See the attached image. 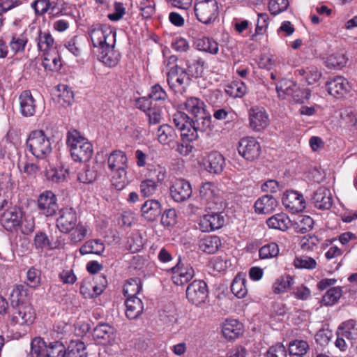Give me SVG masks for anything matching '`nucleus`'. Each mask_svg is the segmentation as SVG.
Segmentation results:
<instances>
[{
	"mask_svg": "<svg viewBox=\"0 0 357 357\" xmlns=\"http://www.w3.org/2000/svg\"><path fill=\"white\" fill-rule=\"evenodd\" d=\"M116 34L115 31L100 26L91 30L93 54L108 67L116 66L120 61V54L114 50Z\"/></svg>",
	"mask_w": 357,
	"mask_h": 357,
	"instance_id": "nucleus-1",
	"label": "nucleus"
},
{
	"mask_svg": "<svg viewBox=\"0 0 357 357\" xmlns=\"http://www.w3.org/2000/svg\"><path fill=\"white\" fill-rule=\"evenodd\" d=\"M29 151L37 158L47 157L52 151L51 139L42 130L32 131L27 139Z\"/></svg>",
	"mask_w": 357,
	"mask_h": 357,
	"instance_id": "nucleus-2",
	"label": "nucleus"
},
{
	"mask_svg": "<svg viewBox=\"0 0 357 357\" xmlns=\"http://www.w3.org/2000/svg\"><path fill=\"white\" fill-rule=\"evenodd\" d=\"M197 19L204 23L210 24L215 20L219 15V8L216 0H197L195 5Z\"/></svg>",
	"mask_w": 357,
	"mask_h": 357,
	"instance_id": "nucleus-3",
	"label": "nucleus"
},
{
	"mask_svg": "<svg viewBox=\"0 0 357 357\" xmlns=\"http://www.w3.org/2000/svg\"><path fill=\"white\" fill-rule=\"evenodd\" d=\"M167 83L175 92L183 93L190 83V78L186 70L180 66H174L167 72Z\"/></svg>",
	"mask_w": 357,
	"mask_h": 357,
	"instance_id": "nucleus-4",
	"label": "nucleus"
},
{
	"mask_svg": "<svg viewBox=\"0 0 357 357\" xmlns=\"http://www.w3.org/2000/svg\"><path fill=\"white\" fill-rule=\"evenodd\" d=\"M208 296L206 282L201 280L192 282L187 287L186 297L190 303L195 305L204 303Z\"/></svg>",
	"mask_w": 357,
	"mask_h": 357,
	"instance_id": "nucleus-5",
	"label": "nucleus"
},
{
	"mask_svg": "<svg viewBox=\"0 0 357 357\" xmlns=\"http://www.w3.org/2000/svg\"><path fill=\"white\" fill-rule=\"evenodd\" d=\"M238 151L245 160L253 161L259 158L261 153V146L255 138L246 137L239 141Z\"/></svg>",
	"mask_w": 357,
	"mask_h": 357,
	"instance_id": "nucleus-6",
	"label": "nucleus"
},
{
	"mask_svg": "<svg viewBox=\"0 0 357 357\" xmlns=\"http://www.w3.org/2000/svg\"><path fill=\"white\" fill-rule=\"evenodd\" d=\"M169 190L172 198L176 202L188 200L192 192L190 183L184 178H176L173 181Z\"/></svg>",
	"mask_w": 357,
	"mask_h": 357,
	"instance_id": "nucleus-7",
	"label": "nucleus"
},
{
	"mask_svg": "<svg viewBox=\"0 0 357 357\" xmlns=\"http://www.w3.org/2000/svg\"><path fill=\"white\" fill-rule=\"evenodd\" d=\"M38 206L45 216L54 215L59 208L55 195L50 190L41 193L38 199Z\"/></svg>",
	"mask_w": 357,
	"mask_h": 357,
	"instance_id": "nucleus-8",
	"label": "nucleus"
},
{
	"mask_svg": "<svg viewBox=\"0 0 357 357\" xmlns=\"http://www.w3.org/2000/svg\"><path fill=\"white\" fill-rule=\"evenodd\" d=\"M172 273V280L176 285H182L190 281L195 275L193 268L189 265L179 261L169 270Z\"/></svg>",
	"mask_w": 357,
	"mask_h": 357,
	"instance_id": "nucleus-9",
	"label": "nucleus"
},
{
	"mask_svg": "<svg viewBox=\"0 0 357 357\" xmlns=\"http://www.w3.org/2000/svg\"><path fill=\"white\" fill-rule=\"evenodd\" d=\"M282 201L284 206L292 213L301 212L305 208V202L303 195L296 191H287Z\"/></svg>",
	"mask_w": 357,
	"mask_h": 357,
	"instance_id": "nucleus-10",
	"label": "nucleus"
},
{
	"mask_svg": "<svg viewBox=\"0 0 357 357\" xmlns=\"http://www.w3.org/2000/svg\"><path fill=\"white\" fill-rule=\"evenodd\" d=\"M211 116L206 112L204 115H198L192 119V126L190 134H188V141L196 140L199 137V133H204L210 130Z\"/></svg>",
	"mask_w": 357,
	"mask_h": 357,
	"instance_id": "nucleus-11",
	"label": "nucleus"
},
{
	"mask_svg": "<svg viewBox=\"0 0 357 357\" xmlns=\"http://www.w3.org/2000/svg\"><path fill=\"white\" fill-rule=\"evenodd\" d=\"M35 312L33 307L29 304L18 305L15 309L12 317L11 322L14 324H31L35 319Z\"/></svg>",
	"mask_w": 357,
	"mask_h": 357,
	"instance_id": "nucleus-12",
	"label": "nucleus"
},
{
	"mask_svg": "<svg viewBox=\"0 0 357 357\" xmlns=\"http://www.w3.org/2000/svg\"><path fill=\"white\" fill-rule=\"evenodd\" d=\"M77 224V214L72 208H65L59 211L56 227L63 233L70 232Z\"/></svg>",
	"mask_w": 357,
	"mask_h": 357,
	"instance_id": "nucleus-13",
	"label": "nucleus"
},
{
	"mask_svg": "<svg viewBox=\"0 0 357 357\" xmlns=\"http://www.w3.org/2000/svg\"><path fill=\"white\" fill-rule=\"evenodd\" d=\"M250 128L255 131L264 130L269 123L268 115L263 107H254L249 111Z\"/></svg>",
	"mask_w": 357,
	"mask_h": 357,
	"instance_id": "nucleus-14",
	"label": "nucleus"
},
{
	"mask_svg": "<svg viewBox=\"0 0 357 357\" xmlns=\"http://www.w3.org/2000/svg\"><path fill=\"white\" fill-rule=\"evenodd\" d=\"M20 111L25 117H31L36 114L37 102L29 90L24 91L19 96Z\"/></svg>",
	"mask_w": 357,
	"mask_h": 357,
	"instance_id": "nucleus-15",
	"label": "nucleus"
},
{
	"mask_svg": "<svg viewBox=\"0 0 357 357\" xmlns=\"http://www.w3.org/2000/svg\"><path fill=\"white\" fill-rule=\"evenodd\" d=\"M225 223L222 215L217 213H211L204 215L199 220L200 230L204 232H210L221 228Z\"/></svg>",
	"mask_w": 357,
	"mask_h": 357,
	"instance_id": "nucleus-16",
	"label": "nucleus"
},
{
	"mask_svg": "<svg viewBox=\"0 0 357 357\" xmlns=\"http://www.w3.org/2000/svg\"><path fill=\"white\" fill-rule=\"evenodd\" d=\"M326 89L331 96L339 98L344 96L350 89L347 79L342 76H337L326 84Z\"/></svg>",
	"mask_w": 357,
	"mask_h": 357,
	"instance_id": "nucleus-17",
	"label": "nucleus"
},
{
	"mask_svg": "<svg viewBox=\"0 0 357 357\" xmlns=\"http://www.w3.org/2000/svg\"><path fill=\"white\" fill-rule=\"evenodd\" d=\"M156 137L161 144L172 148L175 146L178 138L174 129L168 124H162L158 128Z\"/></svg>",
	"mask_w": 357,
	"mask_h": 357,
	"instance_id": "nucleus-18",
	"label": "nucleus"
},
{
	"mask_svg": "<svg viewBox=\"0 0 357 357\" xmlns=\"http://www.w3.org/2000/svg\"><path fill=\"white\" fill-rule=\"evenodd\" d=\"M312 200L314 206L319 209L328 210L333 204L331 191L326 188H319L314 192Z\"/></svg>",
	"mask_w": 357,
	"mask_h": 357,
	"instance_id": "nucleus-19",
	"label": "nucleus"
},
{
	"mask_svg": "<svg viewBox=\"0 0 357 357\" xmlns=\"http://www.w3.org/2000/svg\"><path fill=\"white\" fill-rule=\"evenodd\" d=\"M92 336L96 344H106L114 339V328L107 324H100L93 329Z\"/></svg>",
	"mask_w": 357,
	"mask_h": 357,
	"instance_id": "nucleus-20",
	"label": "nucleus"
},
{
	"mask_svg": "<svg viewBox=\"0 0 357 357\" xmlns=\"http://www.w3.org/2000/svg\"><path fill=\"white\" fill-rule=\"evenodd\" d=\"M173 122L178 130L181 131V135L183 139L188 141V134H190L192 126V120L183 112H176L173 115Z\"/></svg>",
	"mask_w": 357,
	"mask_h": 357,
	"instance_id": "nucleus-21",
	"label": "nucleus"
},
{
	"mask_svg": "<svg viewBox=\"0 0 357 357\" xmlns=\"http://www.w3.org/2000/svg\"><path fill=\"white\" fill-rule=\"evenodd\" d=\"M142 215L148 221L155 220L161 213L160 204L155 199L146 201L141 208Z\"/></svg>",
	"mask_w": 357,
	"mask_h": 357,
	"instance_id": "nucleus-22",
	"label": "nucleus"
},
{
	"mask_svg": "<svg viewBox=\"0 0 357 357\" xmlns=\"http://www.w3.org/2000/svg\"><path fill=\"white\" fill-rule=\"evenodd\" d=\"M278 205V201L273 196L264 195L255 202V208L257 213L268 214L273 212Z\"/></svg>",
	"mask_w": 357,
	"mask_h": 357,
	"instance_id": "nucleus-23",
	"label": "nucleus"
},
{
	"mask_svg": "<svg viewBox=\"0 0 357 357\" xmlns=\"http://www.w3.org/2000/svg\"><path fill=\"white\" fill-rule=\"evenodd\" d=\"M107 164L112 171L126 169L128 167V158L123 151L116 150L108 157Z\"/></svg>",
	"mask_w": 357,
	"mask_h": 357,
	"instance_id": "nucleus-24",
	"label": "nucleus"
},
{
	"mask_svg": "<svg viewBox=\"0 0 357 357\" xmlns=\"http://www.w3.org/2000/svg\"><path fill=\"white\" fill-rule=\"evenodd\" d=\"M125 305L126 307V315L130 319H137L144 310L143 303L137 297L127 298Z\"/></svg>",
	"mask_w": 357,
	"mask_h": 357,
	"instance_id": "nucleus-25",
	"label": "nucleus"
},
{
	"mask_svg": "<svg viewBox=\"0 0 357 357\" xmlns=\"http://www.w3.org/2000/svg\"><path fill=\"white\" fill-rule=\"evenodd\" d=\"M242 326L236 319L227 320L222 326V335L228 340L237 338L242 333Z\"/></svg>",
	"mask_w": 357,
	"mask_h": 357,
	"instance_id": "nucleus-26",
	"label": "nucleus"
},
{
	"mask_svg": "<svg viewBox=\"0 0 357 357\" xmlns=\"http://www.w3.org/2000/svg\"><path fill=\"white\" fill-rule=\"evenodd\" d=\"M337 335L344 337L348 340H356L357 321L351 319L342 322L337 328Z\"/></svg>",
	"mask_w": 357,
	"mask_h": 357,
	"instance_id": "nucleus-27",
	"label": "nucleus"
},
{
	"mask_svg": "<svg viewBox=\"0 0 357 357\" xmlns=\"http://www.w3.org/2000/svg\"><path fill=\"white\" fill-rule=\"evenodd\" d=\"M56 102L60 106L66 107L70 106L74 100L73 91L66 84H59L57 86V95Z\"/></svg>",
	"mask_w": 357,
	"mask_h": 357,
	"instance_id": "nucleus-28",
	"label": "nucleus"
},
{
	"mask_svg": "<svg viewBox=\"0 0 357 357\" xmlns=\"http://www.w3.org/2000/svg\"><path fill=\"white\" fill-rule=\"evenodd\" d=\"M266 224L271 229L285 231L289 227L291 220L285 213H281L269 218Z\"/></svg>",
	"mask_w": 357,
	"mask_h": 357,
	"instance_id": "nucleus-29",
	"label": "nucleus"
},
{
	"mask_svg": "<svg viewBox=\"0 0 357 357\" xmlns=\"http://www.w3.org/2000/svg\"><path fill=\"white\" fill-rule=\"evenodd\" d=\"M220 245V239L216 236H208L201 239L199 242V250L207 254L215 253Z\"/></svg>",
	"mask_w": 357,
	"mask_h": 357,
	"instance_id": "nucleus-30",
	"label": "nucleus"
},
{
	"mask_svg": "<svg viewBox=\"0 0 357 357\" xmlns=\"http://www.w3.org/2000/svg\"><path fill=\"white\" fill-rule=\"evenodd\" d=\"M46 70L59 71L61 68L60 56L56 51L44 53L42 63Z\"/></svg>",
	"mask_w": 357,
	"mask_h": 357,
	"instance_id": "nucleus-31",
	"label": "nucleus"
},
{
	"mask_svg": "<svg viewBox=\"0 0 357 357\" xmlns=\"http://www.w3.org/2000/svg\"><path fill=\"white\" fill-rule=\"evenodd\" d=\"M184 109L191 114L193 117L198 115H204L205 110V105L202 100L197 98L190 97L184 102Z\"/></svg>",
	"mask_w": 357,
	"mask_h": 357,
	"instance_id": "nucleus-32",
	"label": "nucleus"
},
{
	"mask_svg": "<svg viewBox=\"0 0 357 357\" xmlns=\"http://www.w3.org/2000/svg\"><path fill=\"white\" fill-rule=\"evenodd\" d=\"M218 192V188L211 182L203 183L199 188V197L206 202H215Z\"/></svg>",
	"mask_w": 357,
	"mask_h": 357,
	"instance_id": "nucleus-33",
	"label": "nucleus"
},
{
	"mask_svg": "<svg viewBox=\"0 0 357 357\" xmlns=\"http://www.w3.org/2000/svg\"><path fill=\"white\" fill-rule=\"evenodd\" d=\"M297 86L298 85L290 79H282L276 85V91L278 97L280 99H285L287 98L290 99L294 90L296 89Z\"/></svg>",
	"mask_w": 357,
	"mask_h": 357,
	"instance_id": "nucleus-34",
	"label": "nucleus"
},
{
	"mask_svg": "<svg viewBox=\"0 0 357 357\" xmlns=\"http://www.w3.org/2000/svg\"><path fill=\"white\" fill-rule=\"evenodd\" d=\"M207 168L211 173L218 174L223 169L225 165L224 157L218 152H211L208 156Z\"/></svg>",
	"mask_w": 357,
	"mask_h": 357,
	"instance_id": "nucleus-35",
	"label": "nucleus"
},
{
	"mask_svg": "<svg viewBox=\"0 0 357 357\" xmlns=\"http://www.w3.org/2000/svg\"><path fill=\"white\" fill-rule=\"evenodd\" d=\"M29 39L27 33L24 31L20 34L13 35L9 43V46L14 54L22 53L24 51Z\"/></svg>",
	"mask_w": 357,
	"mask_h": 357,
	"instance_id": "nucleus-36",
	"label": "nucleus"
},
{
	"mask_svg": "<svg viewBox=\"0 0 357 357\" xmlns=\"http://www.w3.org/2000/svg\"><path fill=\"white\" fill-rule=\"evenodd\" d=\"M68 170L66 169H57L50 166L45 170L46 179L52 183H60L66 181Z\"/></svg>",
	"mask_w": 357,
	"mask_h": 357,
	"instance_id": "nucleus-37",
	"label": "nucleus"
},
{
	"mask_svg": "<svg viewBox=\"0 0 357 357\" xmlns=\"http://www.w3.org/2000/svg\"><path fill=\"white\" fill-rule=\"evenodd\" d=\"M309 349L308 342L302 340H295L290 342L288 347L289 355L296 357H303Z\"/></svg>",
	"mask_w": 357,
	"mask_h": 357,
	"instance_id": "nucleus-38",
	"label": "nucleus"
},
{
	"mask_svg": "<svg viewBox=\"0 0 357 357\" xmlns=\"http://www.w3.org/2000/svg\"><path fill=\"white\" fill-rule=\"evenodd\" d=\"M38 49L44 53L50 52L54 46V40L50 33L46 31H38L36 38Z\"/></svg>",
	"mask_w": 357,
	"mask_h": 357,
	"instance_id": "nucleus-39",
	"label": "nucleus"
},
{
	"mask_svg": "<svg viewBox=\"0 0 357 357\" xmlns=\"http://www.w3.org/2000/svg\"><path fill=\"white\" fill-rule=\"evenodd\" d=\"M246 279L245 275L238 274L234 279L231 285V292L238 298H242L245 297L248 293L245 286Z\"/></svg>",
	"mask_w": 357,
	"mask_h": 357,
	"instance_id": "nucleus-40",
	"label": "nucleus"
},
{
	"mask_svg": "<svg viewBox=\"0 0 357 357\" xmlns=\"http://www.w3.org/2000/svg\"><path fill=\"white\" fill-rule=\"evenodd\" d=\"M86 347L82 342L71 341L66 350H64L65 357H86Z\"/></svg>",
	"mask_w": 357,
	"mask_h": 357,
	"instance_id": "nucleus-41",
	"label": "nucleus"
},
{
	"mask_svg": "<svg viewBox=\"0 0 357 357\" xmlns=\"http://www.w3.org/2000/svg\"><path fill=\"white\" fill-rule=\"evenodd\" d=\"M89 141L86 138L84 137L81 133L77 130H69L67 133L66 144L70 149L82 146L88 144Z\"/></svg>",
	"mask_w": 357,
	"mask_h": 357,
	"instance_id": "nucleus-42",
	"label": "nucleus"
},
{
	"mask_svg": "<svg viewBox=\"0 0 357 357\" xmlns=\"http://www.w3.org/2000/svg\"><path fill=\"white\" fill-rule=\"evenodd\" d=\"M197 47L204 52H208L212 54H217L218 53L219 47L218 43L207 37L199 38L195 42Z\"/></svg>",
	"mask_w": 357,
	"mask_h": 357,
	"instance_id": "nucleus-43",
	"label": "nucleus"
},
{
	"mask_svg": "<svg viewBox=\"0 0 357 357\" xmlns=\"http://www.w3.org/2000/svg\"><path fill=\"white\" fill-rule=\"evenodd\" d=\"M225 92L232 98H241L246 93L247 87L243 82L236 80L227 85Z\"/></svg>",
	"mask_w": 357,
	"mask_h": 357,
	"instance_id": "nucleus-44",
	"label": "nucleus"
},
{
	"mask_svg": "<svg viewBox=\"0 0 357 357\" xmlns=\"http://www.w3.org/2000/svg\"><path fill=\"white\" fill-rule=\"evenodd\" d=\"M142 289L141 280L138 278L128 280L123 287V294L127 298L136 297Z\"/></svg>",
	"mask_w": 357,
	"mask_h": 357,
	"instance_id": "nucleus-45",
	"label": "nucleus"
},
{
	"mask_svg": "<svg viewBox=\"0 0 357 357\" xmlns=\"http://www.w3.org/2000/svg\"><path fill=\"white\" fill-rule=\"evenodd\" d=\"M294 284V279L290 275L282 276L273 284V291L279 294L286 292Z\"/></svg>",
	"mask_w": 357,
	"mask_h": 357,
	"instance_id": "nucleus-46",
	"label": "nucleus"
},
{
	"mask_svg": "<svg viewBox=\"0 0 357 357\" xmlns=\"http://www.w3.org/2000/svg\"><path fill=\"white\" fill-rule=\"evenodd\" d=\"M347 60L348 59L344 53L337 52L330 54L326 58L325 63L326 66L328 68H342L346 65Z\"/></svg>",
	"mask_w": 357,
	"mask_h": 357,
	"instance_id": "nucleus-47",
	"label": "nucleus"
},
{
	"mask_svg": "<svg viewBox=\"0 0 357 357\" xmlns=\"http://www.w3.org/2000/svg\"><path fill=\"white\" fill-rule=\"evenodd\" d=\"M298 73L301 76H305L306 81L309 84H313L317 82L321 73L315 66H310L306 68H301L297 70Z\"/></svg>",
	"mask_w": 357,
	"mask_h": 357,
	"instance_id": "nucleus-48",
	"label": "nucleus"
},
{
	"mask_svg": "<svg viewBox=\"0 0 357 357\" xmlns=\"http://www.w3.org/2000/svg\"><path fill=\"white\" fill-rule=\"evenodd\" d=\"M70 153L75 161L86 164L89 161V142L84 146L73 148Z\"/></svg>",
	"mask_w": 357,
	"mask_h": 357,
	"instance_id": "nucleus-49",
	"label": "nucleus"
},
{
	"mask_svg": "<svg viewBox=\"0 0 357 357\" xmlns=\"http://www.w3.org/2000/svg\"><path fill=\"white\" fill-rule=\"evenodd\" d=\"M111 181L117 190H123L129 183L126 170L114 171Z\"/></svg>",
	"mask_w": 357,
	"mask_h": 357,
	"instance_id": "nucleus-50",
	"label": "nucleus"
},
{
	"mask_svg": "<svg viewBox=\"0 0 357 357\" xmlns=\"http://www.w3.org/2000/svg\"><path fill=\"white\" fill-rule=\"evenodd\" d=\"M342 294L340 287H332L326 292L322 298V302L325 305H333L341 298Z\"/></svg>",
	"mask_w": 357,
	"mask_h": 357,
	"instance_id": "nucleus-51",
	"label": "nucleus"
},
{
	"mask_svg": "<svg viewBox=\"0 0 357 357\" xmlns=\"http://www.w3.org/2000/svg\"><path fill=\"white\" fill-rule=\"evenodd\" d=\"M26 284L31 288H36L40 286L41 282L40 270L31 267L26 272Z\"/></svg>",
	"mask_w": 357,
	"mask_h": 357,
	"instance_id": "nucleus-52",
	"label": "nucleus"
},
{
	"mask_svg": "<svg viewBox=\"0 0 357 357\" xmlns=\"http://www.w3.org/2000/svg\"><path fill=\"white\" fill-rule=\"evenodd\" d=\"M65 46L76 56H80L86 47V45L82 43V38L77 36L71 38Z\"/></svg>",
	"mask_w": 357,
	"mask_h": 357,
	"instance_id": "nucleus-53",
	"label": "nucleus"
},
{
	"mask_svg": "<svg viewBox=\"0 0 357 357\" xmlns=\"http://www.w3.org/2000/svg\"><path fill=\"white\" fill-rule=\"evenodd\" d=\"M259 257L263 259L277 257L279 254V247L275 243H270L262 246L259 251Z\"/></svg>",
	"mask_w": 357,
	"mask_h": 357,
	"instance_id": "nucleus-54",
	"label": "nucleus"
},
{
	"mask_svg": "<svg viewBox=\"0 0 357 357\" xmlns=\"http://www.w3.org/2000/svg\"><path fill=\"white\" fill-rule=\"evenodd\" d=\"M158 185L153 178H146L140 183V192L144 197L153 195L158 190Z\"/></svg>",
	"mask_w": 357,
	"mask_h": 357,
	"instance_id": "nucleus-55",
	"label": "nucleus"
},
{
	"mask_svg": "<svg viewBox=\"0 0 357 357\" xmlns=\"http://www.w3.org/2000/svg\"><path fill=\"white\" fill-rule=\"evenodd\" d=\"M2 222L6 229L11 230L19 225L20 220L17 213L13 211L5 212L2 217Z\"/></svg>",
	"mask_w": 357,
	"mask_h": 357,
	"instance_id": "nucleus-56",
	"label": "nucleus"
},
{
	"mask_svg": "<svg viewBox=\"0 0 357 357\" xmlns=\"http://www.w3.org/2000/svg\"><path fill=\"white\" fill-rule=\"evenodd\" d=\"M149 178H153L158 185L162 184L166 178L167 171L164 167L157 165L153 169H149Z\"/></svg>",
	"mask_w": 357,
	"mask_h": 357,
	"instance_id": "nucleus-57",
	"label": "nucleus"
},
{
	"mask_svg": "<svg viewBox=\"0 0 357 357\" xmlns=\"http://www.w3.org/2000/svg\"><path fill=\"white\" fill-rule=\"evenodd\" d=\"M211 264L215 271L221 272L229 268L231 266V262L227 256L225 255L213 257L211 261Z\"/></svg>",
	"mask_w": 357,
	"mask_h": 357,
	"instance_id": "nucleus-58",
	"label": "nucleus"
},
{
	"mask_svg": "<svg viewBox=\"0 0 357 357\" xmlns=\"http://www.w3.org/2000/svg\"><path fill=\"white\" fill-rule=\"evenodd\" d=\"M294 264L297 268L314 269L317 266V262L310 257L301 256L294 259Z\"/></svg>",
	"mask_w": 357,
	"mask_h": 357,
	"instance_id": "nucleus-59",
	"label": "nucleus"
},
{
	"mask_svg": "<svg viewBox=\"0 0 357 357\" xmlns=\"http://www.w3.org/2000/svg\"><path fill=\"white\" fill-rule=\"evenodd\" d=\"M128 249L132 252L139 251L144 245V241L140 234L138 233H132L128 239Z\"/></svg>",
	"mask_w": 357,
	"mask_h": 357,
	"instance_id": "nucleus-60",
	"label": "nucleus"
},
{
	"mask_svg": "<svg viewBox=\"0 0 357 357\" xmlns=\"http://www.w3.org/2000/svg\"><path fill=\"white\" fill-rule=\"evenodd\" d=\"M289 5L288 0H270L268 9L271 13L276 15L285 10Z\"/></svg>",
	"mask_w": 357,
	"mask_h": 357,
	"instance_id": "nucleus-61",
	"label": "nucleus"
},
{
	"mask_svg": "<svg viewBox=\"0 0 357 357\" xmlns=\"http://www.w3.org/2000/svg\"><path fill=\"white\" fill-rule=\"evenodd\" d=\"M45 357H65L63 344L59 342L51 344L46 349Z\"/></svg>",
	"mask_w": 357,
	"mask_h": 357,
	"instance_id": "nucleus-62",
	"label": "nucleus"
},
{
	"mask_svg": "<svg viewBox=\"0 0 357 357\" xmlns=\"http://www.w3.org/2000/svg\"><path fill=\"white\" fill-rule=\"evenodd\" d=\"M32 7L38 15H42L50 9L54 8V6H52V3L49 0H36L32 3Z\"/></svg>",
	"mask_w": 357,
	"mask_h": 357,
	"instance_id": "nucleus-63",
	"label": "nucleus"
},
{
	"mask_svg": "<svg viewBox=\"0 0 357 357\" xmlns=\"http://www.w3.org/2000/svg\"><path fill=\"white\" fill-rule=\"evenodd\" d=\"M266 357H287V351L283 344H277L268 349Z\"/></svg>",
	"mask_w": 357,
	"mask_h": 357,
	"instance_id": "nucleus-64",
	"label": "nucleus"
}]
</instances>
